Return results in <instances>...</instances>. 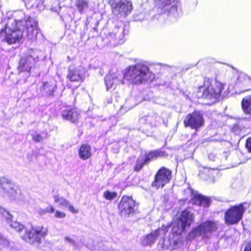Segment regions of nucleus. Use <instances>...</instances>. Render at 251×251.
<instances>
[{
  "label": "nucleus",
  "mask_w": 251,
  "mask_h": 251,
  "mask_svg": "<svg viewBox=\"0 0 251 251\" xmlns=\"http://www.w3.org/2000/svg\"><path fill=\"white\" fill-rule=\"evenodd\" d=\"M154 74L150 70L143 61L127 67L124 74L120 71L110 72L104 77V84L107 91L115 90L120 84H125V80L132 85H139L147 81H152Z\"/></svg>",
  "instance_id": "nucleus-1"
},
{
  "label": "nucleus",
  "mask_w": 251,
  "mask_h": 251,
  "mask_svg": "<svg viewBox=\"0 0 251 251\" xmlns=\"http://www.w3.org/2000/svg\"><path fill=\"white\" fill-rule=\"evenodd\" d=\"M14 18L9 19L4 28L0 30V37L9 44L19 43L24 36L29 39L36 37L38 34L37 23L34 19L25 18L22 11L14 12Z\"/></svg>",
  "instance_id": "nucleus-2"
},
{
  "label": "nucleus",
  "mask_w": 251,
  "mask_h": 251,
  "mask_svg": "<svg viewBox=\"0 0 251 251\" xmlns=\"http://www.w3.org/2000/svg\"><path fill=\"white\" fill-rule=\"evenodd\" d=\"M218 227L217 222L211 220H207L201 223L197 227L193 228L186 236L188 240L201 236L206 237L207 234L216 231Z\"/></svg>",
  "instance_id": "nucleus-3"
},
{
  "label": "nucleus",
  "mask_w": 251,
  "mask_h": 251,
  "mask_svg": "<svg viewBox=\"0 0 251 251\" xmlns=\"http://www.w3.org/2000/svg\"><path fill=\"white\" fill-rule=\"evenodd\" d=\"M245 208L243 203L230 207L225 213L224 219L227 225H236L243 219Z\"/></svg>",
  "instance_id": "nucleus-4"
},
{
  "label": "nucleus",
  "mask_w": 251,
  "mask_h": 251,
  "mask_svg": "<svg viewBox=\"0 0 251 251\" xmlns=\"http://www.w3.org/2000/svg\"><path fill=\"white\" fill-rule=\"evenodd\" d=\"M193 214L188 210H183L177 220H176L173 224L172 232L173 234H180L185 228L189 226L192 224L194 219Z\"/></svg>",
  "instance_id": "nucleus-5"
},
{
  "label": "nucleus",
  "mask_w": 251,
  "mask_h": 251,
  "mask_svg": "<svg viewBox=\"0 0 251 251\" xmlns=\"http://www.w3.org/2000/svg\"><path fill=\"white\" fill-rule=\"evenodd\" d=\"M209 81H205L204 83L202 98L209 100L218 98L224 89L225 84L215 79L214 83L210 85Z\"/></svg>",
  "instance_id": "nucleus-6"
},
{
  "label": "nucleus",
  "mask_w": 251,
  "mask_h": 251,
  "mask_svg": "<svg viewBox=\"0 0 251 251\" xmlns=\"http://www.w3.org/2000/svg\"><path fill=\"white\" fill-rule=\"evenodd\" d=\"M47 231V229L42 226L32 227L31 229H26L25 235L22 238L31 244H39L41 242V238L46 235Z\"/></svg>",
  "instance_id": "nucleus-7"
},
{
  "label": "nucleus",
  "mask_w": 251,
  "mask_h": 251,
  "mask_svg": "<svg viewBox=\"0 0 251 251\" xmlns=\"http://www.w3.org/2000/svg\"><path fill=\"white\" fill-rule=\"evenodd\" d=\"M41 52L37 50H29L23 56L19 63V69L21 71H29L33 65L40 55Z\"/></svg>",
  "instance_id": "nucleus-8"
},
{
  "label": "nucleus",
  "mask_w": 251,
  "mask_h": 251,
  "mask_svg": "<svg viewBox=\"0 0 251 251\" xmlns=\"http://www.w3.org/2000/svg\"><path fill=\"white\" fill-rule=\"evenodd\" d=\"M0 185L1 193L4 197L13 200L15 199L19 192L18 186L5 177L0 178Z\"/></svg>",
  "instance_id": "nucleus-9"
},
{
  "label": "nucleus",
  "mask_w": 251,
  "mask_h": 251,
  "mask_svg": "<svg viewBox=\"0 0 251 251\" xmlns=\"http://www.w3.org/2000/svg\"><path fill=\"white\" fill-rule=\"evenodd\" d=\"M170 226V225H163L160 228L152 231L149 234L142 237L141 239L142 245L147 246L153 244L158 237H164L168 231Z\"/></svg>",
  "instance_id": "nucleus-10"
},
{
  "label": "nucleus",
  "mask_w": 251,
  "mask_h": 251,
  "mask_svg": "<svg viewBox=\"0 0 251 251\" xmlns=\"http://www.w3.org/2000/svg\"><path fill=\"white\" fill-rule=\"evenodd\" d=\"M109 3L115 14L126 15L132 10V3L127 0H109Z\"/></svg>",
  "instance_id": "nucleus-11"
},
{
  "label": "nucleus",
  "mask_w": 251,
  "mask_h": 251,
  "mask_svg": "<svg viewBox=\"0 0 251 251\" xmlns=\"http://www.w3.org/2000/svg\"><path fill=\"white\" fill-rule=\"evenodd\" d=\"M171 171L165 167L160 169L155 175L154 180L152 183V187L156 189L163 187L171 180Z\"/></svg>",
  "instance_id": "nucleus-12"
},
{
  "label": "nucleus",
  "mask_w": 251,
  "mask_h": 251,
  "mask_svg": "<svg viewBox=\"0 0 251 251\" xmlns=\"http://www.w3.org/2000/svg\"><path fill=\"white\" fill-rule=\"evenodd\" d=\"M184 124L185 126H190L197 130L204 125L202 114L199 111H194L188 114L184 120Z\"/></svg>",
  "instance_id": "nucleus-13"
},
{
  "label": "nucleus",
  "mask_w": 251,
  "mask_h": 251,
  "mask_svg": "<svg viewBox=\"0 0 251 251\" xmlns=\"http://www.w3.org/2000/svg\"><path fill=\"white\" fill-rule=\"evenodd\" d=\"M135 202L131 197L124 196L119 204V209L122 216L126 217L135 210Z\"/></svg>",
  "instance_id": "nucleus-14"
},
{
  "label": "nucleus",
  "mask_w": 251,
  "mask_h": 251,
  "mask_svg": "<svg viewBox=\"0 0 251 251\" xmlns=\"http://www.w3.org/2000/svg\"><path fill=\"white\" fill-rule=\"evenodd\" d=\"M85 70L82 67L70 68L68 70L67 78L71 82H81L85 78Z\"/></svg>",
  "instance_id": "nucleus-15"
},
{
  "label": "nucleus",
  "mask_w": 251,
  "mask_h": 251,
  "mask_svg": "<svg viewBox=\"0 0 251 251\" xmlns=\"http://www.w3.org/2000/svg\"><path fill=\"white\" fill-rule=\"evenodd\" d=\"M54 203L59 207H67L69 210L74 214L77 213L78 210L73 206L69 201L58 194L53 196Z\"/></svg>",
  "instance_id": "nucleus-16"
},
{
  "label": "nucleus",
  "mask_w": 251,
  "mask_h": 251,
  "mask_svg": "<svg viewBox=\"0 0 251 251\" xmlns=\"http://www.w3.org/2000/svg\"><path fill=\"white\" fill-rule=\"evenodd\" d=\"M1 214L5 218L7 223L9 224L12 228L18 232H20L23 229L24 226L23 225L16 221H12L13 217L8 211L3 209L1 211Z\"/></svg>",
  "instance_id": "nucleus-17"
},
{
  "label": "nucleus",
  "mask_w": 251,
  "mask_h": 251,
  "mask_svg": "<svg viewBox=\"0 0 251 251\" xmlns=\"http://www.w3.org/2000/svg\"><path fill=\"white\" fill-rule=\"evenodd\" d=\"M79 114L74 108L67 107L62 112V117L64 120H68L72 123L75 122L78 118Z\"/></svg>",
  "instance_id": "nucleus-18"
},
{
  "label": "nucleus",
  "mask_w": 251,
  "mask_h": 251,
  "mask_svg": "<svg viewBox=\"0 0 251 251\" xmlns=\"http://www.w3.org/2000/svg\"><path fill=\"white\" fill-rule=\"evenodd\" d=\"M143 120L146 123L150 125L151 126H156L159 125L162 121V119L160 116L155 113H152L150 115L145 116Z\"/></svg>",
  "instance_id": "nucleus-19"
},
{
  "label": "nucleus",
  "mask_w": 251,
  "mask_h": 251,
  "mask_svg": "<svg viewBox=\"0 0 251 251\" xmlns=\"http://www.w3.org/2000/svg\"><path fill=\"white\" fill-rule=\"evenodd\" d=\"M193 198L196 204L203 207L208 206L210 203V199L198 193H194Z\"/></svg>",
  "instance_id": "nucleus-20"
},
{
  "label": "nucleus",
  "mask_w": 251,
  "mask_h": 251,
  "mask_svg": "<svg viewBox=\"0 0 251 251\" xmlns=\"http://www.w3.org/2000/svg\"><path fill=\"white\" fill-rule=\"evenodd\" d=\"M92 155L91 148L88 144L82 145L78 151L79 157L82 160H86Z\"/></svg>",
  "instance_id": "nucleus-21"
},
{
  "label": "nucleus",
  "mask_w": 251,
  "mask_h": 251,
  "mask_svg": "<svg viewBox=\"0 0 251 251\" xmlns=\"http://www.w3.org/2000/svg\"><path fill=\"white\" fill-rule=\"evenodd\" d=\"M242 107L246 114L251 115V96L246 97L242 100Z\"/></svg>",
  "instance_id": "nucleus-22"
},
{
  "label": "nucleus",
  "mask_w": 251,
  "mask_h": 251,
  "mask_svg": "<svg viewBox=\"0 0 251 251\" xmlns=\"http://www.w3.org/2000/svg\"><path fill=\"white\" fill-rule=\"evenodd\" d=\"M164 154V152L158 150L149 152L146 155L145 162H148L158 157L163 156Z\"/></svg>",
  "instance_id": "nucleus-23"
},
{
  "label": "nucleus",
  "mask_w": 251,
  "mask_h": 251,
  "mask_svg": "<svg viewBox=\"0 0 251 251\" xmlns=\"http://www.w3.org/2000/svg\"><path fill=\"white\" fill-rule=\"evenodd\" d=\"M175 0H154L155 4L161 9L166 8L171 5Z\"/></svg>",
  "instance_id": "nucleus-24"
},
{
  "label": "nucleus",
  "mask_w": 251,
  "mask_h": 251,
  "mask_svg": "<svg viewBox=\"0 0 251 251\" xmlns=\"http://www.w3.org/2000/svg\"><path fill=\"white\" fill-rule=\"evenodd\" d=\"M177 244V241L175 240H170V239L168 240H164L162 246L163 248L165 249H175L176 248V246Z\"/></svg>",
  "instance_id": "nucleus-25"
},
{
  "label": "nucleus",
  "mask_w": 251,
  "mask_h": 251,
  "mask_svg": "<svg viewBox=\"0 0 251 251\" xmlns=\"http://www.w3.org/2000/svg\"><path fill=\"white\" fill-rule=\"evenodd\" d=\"M75 5L79 12L81 13L83 12L84 10L88 7V3L85 0H77L75 3Z\"/></svg>",
  "instance_id": "nucleus-26"
},
{
  "label": "nucleus",
  "mask_w": 251,
  "mask_h": 251,
  "mask_svg": "<svg viewBox=\"0 0 251 251\" xmlns=\"http://www.w3.org/2000/svg\"><path fill=\"white\" fill-rule=\"evenodd\" d=\"M103 196L106 200L112 201L117 197V193L115 192L107 190L103 193Z\"/></svg>",
  "instance_id": "nucleus-27"
},
{
  "label": "nucleus",
  "mask_w": 251,
  "mask_h": 251,
  "mask_svg": "<svg viewBox=\"0 0 251 251\" xmlns=\"http://www.w3.org/2000/svg\"><path fill=\"white\" fill-rule=\"evenodd\" d=\"M54 208L51 205L48 206L45 208H40L38 210V213L41 215H43L46 213H52L54 212Z\"/></svg>",
  "instance_id": "nucleus-28"
},
{
  "label": "nucleus",
  "mask_w": 251,
  "mask_h": 251,
  "mask_svg": "<svg viewBox=\"0 0 251 251\" xmlns=\"http://www.w3.org/2000/svg\"><path fill=\"white\" fill-rule=\"evenodd\" d=\"M55 88L56 86L54 84H50L48 82H46L44 85V89L49 94L52 93L55 90Z\"/></svg>",
  "instance_id": "nucleus-29"
},
{
  "label": "nucleus",
  "mask_w": 251,
  "mask_h": 251,
  "mask_svg": "<svg viewBox=\"0 0 251 251\" xmlns=\"http://www.w3.org/2000/svg\"><path fill=\"white\" fill-rule=\"evenodd\" d=\"M115 32L114 33H111L110 34V37L111 39L116 38V36L117 34H119V36H120L121 35L123 34L124 29L123 27H119L118 28H115Z\"/></svg>",
  "instance_id": "nucleus-30"
},
{
  "label": "nucleus",
  "mask_w": 251,
  "mask_h": 251,
  "mask_svg": "<svg viewBox=\"0 0 251 251\" xmlns=\"http://www.w3.org/2000/svg\"><path fill=\"white\" fill-rule=\"evenodd\" d=\"M146 162H145V159H138L137 161L136 165L135 168V170L136 171H138L140 170L143 166L145 163Z\"/></svg>",
  "instance_id": "nucleus-31"
},
{
  "label": "nucleus",
  "mask_w": 251,
  "mask_h": 251,
  "mask_svg": "<svg viewBox=\"0 0 251 251\" xmlns=\"http://www.w3.org/2000/svg\"><path fill=\"white\" fill-rule=\"evenodd\" d=\"M54 217L58 219L64 218L66 217V214L61 211L56 210L54 211Z\"/></svg>",
  "instance_id": "nucleus-32"
},
{
  "label": "nucleus",
  "mask_w": 251,
  "mask_h": 251,
  "mask_svg": "<svg viewBox=\"0 0 251 251\" xmlns=\"http://www.w3.org/2000/svg\"><path fill=\"white\" fill-rule=\"evenodd\" d=\"M31 136L32 139L36 142H39L43 139L42 136L36 132L33 133Z\"/></svg>",
  "instance_id": "nucleus-33"
},
{
  "label": "nucleus",
  "mask_w": 251,
  "mask_h": 251,
  "mask_svg": "<svg viewBox=\"0 0 251 251\" xmlns=\"http://www.w3.org/2000/svg\"><path fill=\"white\" fill-rule=\"evenodd\" d=\"M0 244L7 246L9 245V241L0 234Z\"/></svg>",
  "instance_id": "nucleus-34"
},
{
  "label": "nucleus",
  "mask_w": 251,
  "mask_h": 251,
  "mask_svg": "<svg viewBox=\"0 0 251 251\" xmlns=\"http://www.w3.org/2000/svg\"><path fill=\"white\" fill-rule=\"evenodd\" d=\"M246 147L248 149V150L251 152V137L249 138L246 142Z\"/></svg>",
  "instance_id": "nucleus-35"
},
{
  "label": "nucleus",
  "mask_w": 251,
  "mask_h": 251,
  "mask_svg": "<svg viewBox=\"0 0 251 251\" xmlns=\"http://www.w3.org/2000/svg\"><path fill=\"white\" fill-rule=\"evenodd\" d=\"M65 240L66 242H68L72 244V245H75V241L70 237H65Z\"/></svg>",
  "instance_id": "nucleus-36"
},
{
  "label": "nucleus",
  "mask_w": 251,
  "mask_h": 251,
  "mask_svg": "<svg viewBox=\"0 0 251 251\" xmlns=\"http://www.w3.org/2000/svg\"><path fill=\"white\" fill-rule=\"evenodd\" d=\"M244 251H251V243L245 248Z\"/></svg>",
  "instance_id": "nucleus-37"
},
{
  "label": "nucleus",
  "mask_w": 251,
  "mask_h": 251,
  "mask_svg": "<svg viewBox=\"0 0 251 251\" xmlns=\"http://www.w3.org/2000/svg\"><path fill=\"white\" fill-rule=\"evenodd\" d=\"M245 79L247 80V81H250V79L249 78V77L248 76H246L245 77Z\"/></svg>",
  "instance_id": "nucleus-38"
},
{
  "label": "nucleus",
  "mask_w": 251,
  "mask_h": 251,
  "mask_svg": "<svg viewBox=\"0 0 251 251\" xmlns=\"http://www.w3.org/2000/svg\"><path fill=\"white\" fill-rule=\"evenodd\" d=\"M209 171H210V173L211 174L213 172H214V170H210Z\"/></svg>",
  "instance_id": "nucleus-39"
},
{
  "label": "nucleus",
  "mask_w": 251,
  "mask_h": 251,
  "mask_svg": "<svg viewBox=\"0 0 251 251\" xmlns=\"http://www.w3.org/2000/svg\"><path fill=\"white\" fill-rule=\"evenodd\" d=\"M248 90H249V89H246V90H245L243 91V92H245V91H248Z\"/></svg>",
  "instance_id": "nucleus-40"
}]
</instances>
